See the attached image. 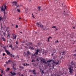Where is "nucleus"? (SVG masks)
<instances>
[{
  "label": "nucleus",
  "instance_id": "60",
  "mask_svg": "<svg viewBox=\"0 0 76 76\" xmlns=\"http://www.w3.org/2000/svg\"><path fill=\"white\" fill-rule=\"evenodd\" d=\"M22 76H23V75H21Z\"/></svg>",
  "mask_w": 76,
  "mask_h": 76
},
{
  "label": "nucleus",
  "instance_id": "56",
  "mask_svg": "<svg viewBox=\"0 0 76 76\" xmlns=\"http://www.w3.org/2000/svg\"><path fill=\"white\" fill-rule=\"evenodd\" d=\"M12 48V50H14V48L13 49V48Z\"/></svg>",
  "mask_w": 76,
  "mask_h": 76
},
{
  "label": "nucleus",
  "instance_id": "52",
  "mask_svg": "<svg viewBox=\"0 0 76 76\" xmlns=\"http://www.w3.org/2000/svg\"><path fill=\"white\" fill-rule=\"evenodd\" d=\"M19 19H21V18H19Z\"/></svg>",
  "mask_w": 76,
  "mask_h": 76
},
{
  "label": "nucleus",
  "instance_id": "26",
  "mask_svg": "<svg viewBox=\"0 0 76 76\" xmlns=\"http://www.w3.org/2000/svg\"><path fill=\"white\" fill-rule=\"evenodd\" d=\"M73 63V61H72V62H71V64H72V65H75V64H74Z\"/></svg>",
  "mask_w": 76,
  "mask_h": 76
},
{
  "label": "nucleus",
  "instance_id": "5",
  "mask_svg": "<svg viewBox=\"0 0 76 76\" xmlns=\"http://www.w3.org/2000/svg\"><path fill=\"white\" fill-rule=\"evenodd\" d=\"M37 26H38V27H40L41 28H43V26L42 24H40L39 23H36Z\"/></svg>",
  "mask_w": 76,
  "mask_h": 76
},
{
  "label": "nucleus",
  "instance_id": "50",
  "mask_svg": "<svg viewBox=\"0 0 76 76\" xmlns=\"http://www.w3.org/2000/svg\"><path fill=\"white\" fill-rule=\"evenodd\" d=\"M54 55V54L52 53V56H53Z\"/></svg>",
  "mask_w": 76,
  "mask_h": 76
},
{
  "label": "nucleus",
  "instance_id": "37",
  "mask_svg": "<svg viewBox=\"0 0 76 76\" xmlns=\"http://www.w3.org/2000/svg\"><path fill=\"white\" fill-rule=\"evenodd\" d=\"M54 69V65L53 64V66L52 67Z\"/></svg>",
  "mask_w": 76,
  "mask_h": 76
},
{
  "label": "nucleus",
  "instance_id": "54",
  "mask_svg": "<svg viewBox=\"0 0 76 76\" xmlns=\"http://www.w3.org/2000/svg\"><path fill=\"white\" fill-rule=\"evenodd\" d=\"M20 33H22V32H20Z\"/></svg>",
  "mask_w": 76,
  "mask_h": 76
},
{
  "label": "nucleus",
  "instance_id": "15",
  "mask_svg": "<svg viewBox=\"0 0 76 76\" xmlns=\"http://www.w3.org/2000/svg\"><path fill=\"white\" fill-rule=\"evenodd\" d=\"M29 49H30V50H34V48H32L31 46H30L29 48Z\"/></svg>",
  "mask_w": 76,
  "mask_h": 76
},
{
  "label": "nucleus",
  "instance_id": "13",
  "mask_svg": "<svg viewBox=\"0 0 76 76\" xmlns=\"http://www.w3.org/2000/svg\"><path fill=\"white\" fill-rule=\"evenodd\" d=\"M27 55H28V56H29V55H31V52H29V51H28L27 52Z\"/></svg>",
  "mask_w": 76,
  "mask_h": 76
},
{
  "label": "nucleus",
  "instance_id": "19",
  "mask_svg": "<svg viewBox=\"0 0 76 76\" xmlns=\"http://www.w3.org/2000/svg\"><path fill=\"white\" fill-rule=\"evenodd\" d=\"M3 48H4V49L5 50V51H6V50H7L6 49V47L4 46H3L2 47Z\"/></svg>",
  "mask_w": 76,
  "mask_h": 76
},
{
  "label": "nucleus",
  "instance_id": "14",
  "mask_svg": "<svg viewBox=\"0 0 76 76\" xmlns=\"http://www.w3.org/2000/svg\"><path fill=\"white\" fill-rule=\"evenodd\" d=\"M10 56V57H15V55H13L12 54L10 53V54L9 55Z\"/></svg>",
  "mask_w": 76,
  "mask_h": 76
},
{
  "label": "nucleus",
  "instance_id": "25",
  "mask_svg": "<svg viewBox=\"0 0 76 76\" xmlns=\"http://www.w3.org/2000/svg\"><path fill=\"white\" fill-rule=\"evenodd\" d=\"M2 39L4 41H5L6 40H5V39L4 37L2 38Z\"/></svg>",
  "mask_w": 76,
  "mask_h": 76
},
{
  "label": "nucleus",
  "instance_id": "64",
  "mask_svg": "<svg viewBox=\"0 0 76 76\" xmlns=\"http://www.w3.org/2000/svg\"><path fill=\"white\" fill-rule=\"evenodd\" d=\"M17 8V7H16V8H15V9H16Z\"/></svg>",
  "mask_w": 76,
  "mask_h": 76
},
{
  "label": "nucleus",
  "instance_id": "7",
  "mask_svg": "<svg viewBox=\"0 0 76 76\" xmlns=\"http://www.w3.org/2000/svg\"><path fill=\"white\" fill-rule=\"evenodd\" d=\"M59 54H60V55H65V54H66V52L64 51L63 52H59Z\"/></svg>",
  "mask_w": 76,
  "mask_h": 76
},
{
  "label": "nucleus",
  "instance_id": "34",
  "mask_svg": "<svg viewBox=\"0 0 76 76\" xmlns=\"http://www.w3.org/2000/svg\"><path fill=\"white\" fill-rule=\"evenodd\" d=\"M9 47H11V48H12V46L11 45H10Z\"/></svg>",
  "mask_w": 76,
  "mask_h": 76
},
{
  "label": "nucleus",
  "instance_id": "20",
  "mask_svg": "<svg viewBox=\"0 0 76 76\" xmlns=\"http://www.w3.org/2000/svg\"><path fill=\"white\" fill-rule=\"evenodd\" d=\"M19 67L20 68V69H24V67L22 66H20Z\"/></svg>",
  "mask_w": 76,
  "mask_h": 76
},
{
  "label": "nucleus",
  "instance_id": "33",
  "mask_svg": "<svg viewBox=\"0 0 76 76\" xmlns=\"http://www.w3.org/2000/svg\"><path fill=\"white\" fill-rule=\"evenodd\" d=\"M74 56L75 57H76V54H73Z\"/></svg>",
  "mask_w": 76,
  "mask_h": 76
},
{
  "label": "nucleus",
  "instance_id": "35",
  "mask_svg": "<svg viewBox=\"0 0 76 76\" xmlns=\"http://www.w3.org/2000/svg\"><path fill=\"white\" fill-rule=\"evenodd\" d=\"M7 70L8 71H9V70H10V68H7Z\"/></svg>",
  "mask_w": 76,
  "mask_h": 76
},
{
  "label": "nucleus",
  "instance_id": "17",
  "mask_svg": "<svg viewBox=\"0 0 76 76\" xmlns=\"http://www.w3.org/2000/svg\"><path fill=\"white\" fill-rule=\"evenodd\" d=\"M23 56H26V57H28V56L27 53H25V54H23Z\"/></svg>",
  "mask_w": 76,
  "mask_h": 76
},
{
  "label": "nucleus",
  "instance_id": "1",
  "mask_svg": "<svg viewBox=\"0 0 76 76\" xmlns=\"http://www.w3.org/2000/svg\"><path fill=\"white\" fill-rule=\"evenodd\" d=\"M8 62L9 63H13V64L12 65L13 69V70H16V63H13V62L12 61H11L10 59L8 60Z\"/></svg>",
  "mask_w": 76,
  "mask_h": 76
},
{
  "label": "nucleus",
  "instance_id": "59",
  "mask_svg": "<svg viewBox=\"0 0 76 76\" xmlns=\"http://www.w3.org/2000/svg\"><path fill=\"white\" fill-rule=\"evenodd\" d=\"M57 76H60L59 75H58Z\"/></svg>",
  "mask_w": 76,
  "mask_h": 76
},
{
  "label": "nucleus",
  "instance_id": "46",
  "mask_svg": "<svg viewBox=\"0 0 76 76\" xmlns=\"http://www.w3.org/2000/svg\"><path fill=\"white\" fill-rule=\"evenodd\" d=\"M57 30H58V29H57V28H56V31H57Z\"/></svg>",
  "mask_w": 76,
  "mask_h": 76
},
{
  "label": "nucleus",
  "instance_id": "2",
  "mask_svg": "<svg viewBox=\"0 0 76 76\" xmlns=\"http://www.w3.org/2000/svg\"><path fill=\"white\" fill-rule=\"evenodd\" d=\"M1 12L3 11L4 12V16H5V13H6L5 12V11L6 10V6L5 5H4V8L3 7H2L1 8Z\"/></svg>",
  "mask_w": 76,
  "mask_h": 76
},
{
  "label": "nucleus",
  "instance_id": "6",
  "mask_svg": "<svg viewBox=\"0 0 76 76\" xmlns=\"http://www.w3.org/2000/svg\"><path fill=\"white\" fill-rule=\"evenodd\" d=\"M7 34H8L7 35V39H10V33H9L8 31H7Z\"/></svg>",
  "mask_w": 76,
  "mask_h": 76
},
{
  "label": "nucleus",
  "instance_id": "16",
  "mask_svg": "<svg viewBox=\"0 0 76 76\" xmlns=\"http://www.w3.org/2000/svg\"><path fill=\"white\" fill-rule=\"evenodd\" d=\"M41 61H42L43 63H45V64H47V63L45 61L43 60H41Z\"/></svg>",
  "mask_w": 76,
  "mask_h": 76
},
{
  "label": "nucleus",
  "instance_id": "28",
  "mask_svg": "<svg viewBox=\"0 0 76 76\" xmlns=\"http://www.w3.org/2000/svg\"><path fill=\"white\" fill-rule=\"evenodd\" d=\"M28 44H29V45H31L32 44V43L29 42L28 43Z\"/></svg>",
  "mask_w": 76,
  "mask_h": 76
},
{
  "label": "nucleus",
  "instance_id": "58",
  "mask_svg": "<svg viewBox=\"0 0 76 76\" xmlns=\"http://www.w3.org/2000/svg\"><path fill=\"white\" fill-rule=\"evenodd\" d=\"M75 52H76V50H75Z\"/></svg>",
  "mask_w": 76,
  "mask_h": 76
},
{
  "label": "nucleus",
  "instance_id": "63",
  "mask_svg": "<svg viewBox=\"0 0 76 76\" xmlns=\"http://www.w3.org/2000/svg\"><path fill=\"white\" fill-rule=\"evenodd\" d=\"M41 10H42V9Z\"/></svg>",
  "mask_w": 76,
  "mask_h": 76
},
{
  "label": "nucleus",
  "instance_id": "61",
  "mask_svg": "<svg viewBox=\"0 0 76 76\" xmlns=\"http://www.w3.org/2000/svg\"><path fill=\"white\" fill-rule=\"evenodd\" d=\"M4 18V16L3 17Z\"/></svg>",
  "mask_w": 76,
  "mask_h": 76
},
{
  "label": "nucleus",
  "instance_id": "48",
  "mask_svg": "<svg viewBox=\"0 0 76 76\" xmlns=\"http://www.w3.org/2000/svg\"><path fill=\"white\" fill-rule=\"evenodd\" d=\"M56 50H55V51L53 52V53H56Z\"/></svg>",
  "mask_w": 76,
  "mask_h": 76
},
{
  "label": "nucleus",
  "instance_id": "39",
  "mask_svg": "<svg viewBox=\"0 0 76 76\" xmlns=\"http://www.w3.org/2000/svg\"><path fill=\"white\" fill-rule=\"evenodd\" d=\"M6 63L7 64H9V62H7V61L6 62Z\"/></svg>",
  "mask_w": 76,
  "mask_h": 76
},
{
  "label": "nucleus",
  "instance_id": "22",
  "mask_svg": "<svg viewBox=\"0 0 76 76\" xmlns=\"http://www.w3.org/2000/svg\"><path fill=\"white\" fill-rule=\"evenodd\" d=\"M54 63H55V64L57 65V64H58V62H53Z\"/></svg>",
  "mask_w": 76,
  "mask_h": 76
},
{
  "label": "nucleus",
  "instance_id": "9",
  "mask_svg": "<svg viewBox=\"0 0 76 76\" xmlns=\"http://www.w3.org/2000/svg\"><path fill=\"white\" fill-rule=\"evenodd\" d=\"M12 35L13 36V38L12 39H16V37H17L16 35H15V34H13Z\"/></svg>",
  "mask_w": 76,
  "mask_h": 76
},
{
  "label": "nucleus",
  "instance_id": "12",
  "mask_svg": "<svg viewBox=\"0 0 76 76\" xmlns=\"http://www.w3.org/2000/svg\"><path fill=\"white\" fill-rule=\"evenodd\" d=\"M31 72H33V73H34V75H36V72H35V70H31Z\"/></svg>",
  "mask_w": 76,
  "mask_h": 76
},
{
  "label": "nucleus",
  "instance_id": "24",
  "mask_svg": "<svg viewBox=\"0 0 76 76\" xmlns=\"http://www.w3.org/2000/svg\"><path fill=\"white\" fill-rule=\"evenodd\" d=\"M17 11H18V12H19V13H20V10H19V9H17Z\"/></svg>",
  "mask_w": 76,
  "mask_h": 76
},
{
  "label": "nucleus",
  "instance_id": "51",
  "mask_svg": "<svg viewBox=\"0 0 76 76\" xmlns=\"http://www.w3.org/2000/svg\"><path fill=\"white\" fill-rule=\"evenodd\" d=\"M26 45H27V46H28V44H26Z\"/></svg>",
  "mask_w": 76,
  "mask_h": 76
},
{
  "label": "nucleus",
  "instance_id": "23",
  "mask_svg": "<svg viewBox=\"0 0 76 76\" xmlns=\"http://www.w3.org/2000/svg\"><path fill=\"white\" fill-rule=\"evenodd\" d=\"M53 61V60H49V61H47V62H48H48H49V63H50V62H51V61Z\"/></svg>",
  "mask_w": 76,
  "mask_h": 76
},
{
  "label": "nucleus",
  "instance_id": "3",
  "mask_svg": "<svg viewBox=\"0 0 76 76\" xmlns=\"http://www.w3.org/2000/svg\"><path fill=\"white\" fill-rule=\"evenodd\" d=\"M68 69L69 70V72H70V73H72L73 72V66H70L68 67Z\"/></svg>",
  "mask_w": 76,
  "mask_h": 76
},
{
  "label": "nucleus",
  "instance_id": "30",
  "mask_svg": "<svg viewBox=\"0 0 76 76\" xmlns=\"http://www.w3.org/2000/svg\"><path fill=\"white\" fill-rule=\"evenodd\" d=\"M5 55H6V54H5V53H3V56H5Z\"/></svg>",
  "mask_w": 76,
  "mask_h": 76
},
{
  "label": "nucleus",
  "instance_id": "57",
  "mask_svg": "<svg viewBox=\"0 0 76 76\" xmlns=\"http://www.w3.org/2000/svg\"><path fill=\"white\" fill-rule=\"evenodd\" d=\"M17 57H18V58H19V57L18 56Z\"/></svg>",
  "mask_w": 76,
  "mask_h": 76
},
{
  "label": "nucleus",
  "instance_id": "45",
  "mask_svg": "<svg viewBox=\"0 0 76 76\" xmlns=\"http://www.w3.org/2000/svg\"><path fill=\"white\" fill-rule=\"evenodd\" d=\"M16 44H17V45L18 44V42H16Z\"/></svg>",
  "mask_w": 76,
  "mask_h": 76
},
{
  "label": "nucleus",
  "instance_id": "38",
  "mask_svg": "<svg viewBox=\"0 0 76 76\" xmlns=\"http://www.w3.org/2000/svg\"><path fill=\"white\" fill-rule=\"evenodd\" d=\"M1 74H2V73H3V71L2 70H1Z\"/></svg>",
  "mask_w": 76,
  "mask_h": 76
},
{
  "label": "nucleus",
  "instance_id": "27",
  "mask_svg": "<svg viewBox=\"0 0 76 76\" xmlns=\"http://www.w3.org/2000/svg\"><path fill=\"white\" fill-rule=\"evenodd\" d=\"M50 38H51V39H52V37H49V38H48V42H49V39H50Z\"/></svg>",
  "mask_w": 76,
  "mask_h": 76
},
{
  "label": "nucleus",
  "instance_id": "31",
  "mask_svg": "<svg viewBox=\"0 0 76 76\" xmlns=\"http://www.w3.org/2000/svg\"><path fill=\"white\" fill-rule=\"evenodd\" d=\"M15 47L16 49L18 48V46H15Z\"/></svg>",
  "mask_w": 76,
  "mask_h": 76
},
{
  "label": "nucleus",
  "instance_id": "53",
  "mask_svg": "<svg viewBox=\"0 0 76 76\" xmlns=\"http://www.w3.org/2000/svg\"><path fill=\"white\" fill-rule=\"evenodd\" d=\"M37 61H39V60H38V59H37Z\"/></svg>",
  "mask_w": 76,
  "mask_h": 76
},
{
  "label": "nucleus",
  "instance_id": "8",
  "mask_svg": "<svg viewBox=\"0 0 76 76\" xmlns=\"http://www.w3.org/2000/svg\"><path fill=\"white\" fill-rule=\"evenodd\" d=\"M12 4H14L12 5V6H16V4H18V2L16 1H14L12 2Z\"/></svg>",
  "mask_w": 76,
  "mask_h": 76
},
{
  "label": "nucleus",
  "instance_id": "32",
  "mask_svg": "<svg viewBox=\"0 0 76 76\" xmlns=\"http://www.w3.org/2000/svg\"><path fill=\"white\" fill-rule=\"evenodd\" d=\"M56 28V26H53L52 27V28Z\"/></svg>",
  "mask_w": 76,
  "mask_h": 76
},
{
  "label": "nucleus",
  "instance_id": "47",
  "mask_svg": "<svg viewBox=\"0 0 76 76\" xmlns=\"http://www.w3.org/2000/svg\"><path fill=\"white\" fill-rule=\"evenodd\" d=\"M32 17H33V18H34L35 17H34V15H33V16H32Z\"/></svg>",
  "mask_w": 76,
  "mask_h": 76
},
{
  "label": "nucleus",
  "instance_id": "4",
  "mask_svg": "<svg viewBox=\"0 0 76 76\" xmlns=\"http://www.w3.org/2000/svg\"><path fill=\"white\" fill-rule=\"evenodd\" d=\"M36 52L34 54H32V56H35V54L36 55H38V53H39V51L40 50L39 49H37V50H36Z\"/></svg>",
  "mask_w": 76,
  "mask_h": 76
},
{
  "label": "nucleus",
  "instance_id": "49",
  "mask_svg": "<svg viewBox=\"0 0 76 76\" xmlns=\"http://www.w3.org/2000/svg\"><path fill=\"white\" fill-rule=\"evenodd\" d=\"M0 76H3V75H0Z\"/></svg>",
  "mask_w": 76,
  "mask_h": 76
},
{
  "label": "nucleus",
  "instance_id": "21",
  "mask_svg": "<svg viewBox=\"0 0 76 76\" xmlns=\"http://www.w3.org/2000/svg\"><path fill=\"white\" fill-rule=\"evenodd\" d=\"M0 20L3 21V18H2L1 16L0 17Z\"/></svg>",
  "mask_w": 76,
  "mask_h": 76
},
{
  "label": "nucleus",
  "instance_id": "62",
  "mask_svg": "<svg viewBox=\"0 0 76 76\" xmlns=\"http://www.w3.org/2000/svg\"><path fill=\"white\" fill-rule=\"evenodd\" d=\"M42 73H44V72L43 71H42Z\"/></svg>",
  "mask_w": 76,
  "mask_h": 76
},
{
  "label": "nucleus",
  "instance_id": "41",
  "mask_svg": "<svg viewBox=\"0 0 76 76\" xmlns=\"http://www.w3.org/2000/svg\"><path fill=\"white\" fill-rule=\"evenodd\" d=\"M58 40H57L55 42L57 43V42H58Z\"/></svg>",
  "mask_w": 76,
  "mask_h": 76
},
{
  "label": "nucleus",
  "instance_id": "40",
  "mask_svg": "<svg viewBox=\"0 0 76 76\" xmlns=\"http://www.w3.org/2000/svg\"><path fill=\"white\" fill-rule=\"evenodd\" d=\"M3 34L4 35V36H5V35H6V33H4V32L3 33Z\"/></svg>",
  "mask_w": 76,
  "mask_h": 76
},
{
  "label": "nucleus",
  "instance_id": "43",
  "mask_svg": "<svg viewBox=\"0 0 76 76\" xmlns=\"http://www.w3.org/2000/svg\"><path fill=\"white\" fill-rule=\"evenodd\" d=\"M34 59H33L32 61V62H34Z\"/></svg>",
  "mask_w": 76,
  "mask_h": 76
},
{
  "label": "nucleus",
  "instance_id": "36",
  "mask_svg": "<svg viewBox=\"0 0 76 76\" xmlns=\"http://www.w3.org/2000/svg\"><path fill=\"white\" fill-rule=\"evenodd\" d=\"M16 28H18V25L16 26Z\"/></svg>",
  "mask_w": 76,
  "mask_h": 76
},
{
  "label": "nucleus",
  "instance_id": "55",
  "mask_svg": "<svg viewBox=\"0 0 76 76\" xmlns=\"http://www.w3.org/2000/svg\"><path fill=\"white\" fill-rule=\"evenodd\" d=\"M25 48H27V47H26V46H25Z\"/></svg>",
  "mask_w": 76,
  "mask_h": 76
},
{
  "label": "nucleus",
  "instance_id": "11",
  "mask_svg": "<svg viewBox=\"0 0 76 76\" xmlns=\"http://www.w3.org/2000/svg\"><path fill=\"white\" fill-rule=\"evenodd\" d=\"M5 52H6V53H7V55H9L10 54V52L8 51L7 50H6Z\"/></svg>",
  "mask_w": 76,
  "mask_h": 76
},
{
  "label": "nucleus",
  "instance_id": "29",
  "mask_svg": "<svg viewBox=\"0 0 76 76\" xmlns=\"http://www.w3.org/2000/svg\"><path fill=\"white\" fill-rule=\"evenodd\" d=\"M26 66H29V64H27V63H26Z\"/></svg>",
  "mask_w": 76,
  "mask_h": 76
},
{
  "label": "nucleus",
  "instance_id": "18",
  "mask_svg": "<svg viewBox=\"0 0 76 76\" xmlns=\"http://www.w3.org/2000/svg\"><path fill=\"white\" fill-rule=\"evenodd\" d=\"M37 8L38 9V10L39 11H40L41 10L40 9H41V7H38Z\"/></svg>",
  "mask_w": 76,
  "mask_h": 76
},
{
  "label": "nucleus",
  "instance_id": "42",
  "mask_svg": "<svg viewBox=\"0 0 76 76\" xmlns=\"http://www.w3.org/2000/svg\"><path fill=\"white\" fill-rule=\"evenodd\" d=\"M16 7H19V5H18V6H17V5H16Z\"/></svg>",
  "mask_w": 76,
  "mask_h": 76
},
{
  "label": "nucleus",
  "instance_id": "44",
  "mask_svg": "<svg viewBox=\"0 0 76 76\" xmlns=\"http://www.w3.org/2000/svg\"><path fill=\"white\" fill-rule=\"evenodd\" d=\"M23 65L24 66H26V65H25V64H24Z\"/></svg>",
  "mask_w": 76,
  "mask_h": 76
},
{
  "label": "nucleus",
  "instance_id": "10",
  "mask_svg": "<svg viewBox=\"0 0 76 76\" xmlns=\"http://www.w3.org/2000/svg\"><path fill=\"white\" fill-rule=\"evenodd\" d=\"M10 73L12 74V75H14V76H16V73L15 72L13 73L12 72H10Z\"/></svg>",
  "mask_w": 76,
  "mask_h": 76
}]
</instances>
